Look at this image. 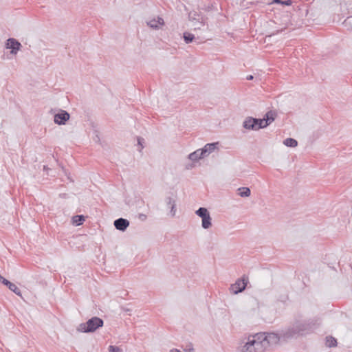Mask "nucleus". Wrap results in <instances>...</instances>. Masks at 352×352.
Returning a JSON list of instances; mask_svg holds the SVG:
<instances>
[{
	"label": "nucleus",
	"mask_w": 352,
	"mask_h": 352,
	"mask_svg": "<svg viewBox=\"0 0 352 352\" xmlns=\"http://www.w3.org/2000/svg\"><path fill=\"white\" fill-rule=\"evenodd\" d=\"M185 352H194V348L191 343H189L186 345V348L184 349Z\"/></svg>",
	"instance_id": "31"
},
{
	"label": "nucleus",
	"mask_w": 352,
	"mask_h": 352,
	"mask_svg": "<svg viewBox=\"0 0 352 352\" xmlns=\"http://www.w3.org/2000/svg\"><path fill=\"white\" fill-rule=\"evenodd\" d=\"M195 214L202 219L208 215L210 212H208L207 208L200 207L198 210L195 211Z\"/></svg>",
	"instance_id": "20"
},
{
	"label": "nucleus",
	"mask_w": 352,
	"mask_h": 352,
	"mask_svg": "<svg viewBox=\"0 0 352 352\" xmlns=\"http://www.w3.org/2000/svg\"><path fill=\"white\" fill-rule=\"evenodd\" d=\"M325 340H326V343H325L326 346L329 348L335 347L338 344L337 340L331 336H327L325 338Z\"/></svg>",
	"instance_id": "16"
},
{
	"label": "nucleus",
	"mask_w": 352,
	"mask_h": 352,
	"mask_svg": "<svg viewBox=\"0 0 352 352\" xmlns=\"http://www.w3.org/2000/svg\"><path fill=\"white\" fill-rule=\"evenodd\" d=\"M146 216L145 214H140V218H141L142 220L145 219H146Z\"/></svg>",
	"instance_id": "36"
},
{
	"label": "nucleus",
	"mask_w": 352,
	"mask_h": 352,
	"mask_svg": "<svg viewBox=\"0 0 352 352\" xmlns=\"http://www.w3.org/2000/svg\"><path fill=\"white\" fill-rule=\"evenodd\" d=\"M294 323L300 336H306L312 332L313 328L315 326V322L311 319L304 320L295 319Z\"/></svg>",
	"instance_id": "4"
},
{
	"label": "nucleus",
	"mask_w": 352,
	"mask_h": 352,
	"mask_svg": "<svg viewBox=\"0 0 352 352\" xmlns=\"http://www.w3.org/2000/svg\"><path fill=\"white\" fill-rule=\"evenodd\" d=\"M103 325L104 321L102 318L94 316L86 322L81 323L78 330L83 333H94Z\"/></svg>",
	"instance_id": "2"
},
{
	"label": "nucleus",
	"mask_w": 352,
	"mask_h": 352,
	"mask_svg": "<svg viewBox=\"0 0 352 352\" xmlns=\"http://www.w3.org/2000/svg\"><path fill=\"white\" fill-rule=\"evenodd\" d=\"M144 142V139L141 137H138V144L141 146V149L144 148L143 143Z\"/></svg>",
	"instance_id": "32"
},
{
	"label": "nucleus",
	"mask_w": 352,
	"mask_h": 352,
	"mask_svg": "<svg viewBox=\"0 0 352 352\" xmlns=\"http://www.w3.org/2000/svg\"><path fill=\"white\" fill-rule=\"evenodd\" d=\"M265 350L258 339L256 338V334L250 336L248 342L242 347L241 352H264Z\"/></svg>",
	"instance_id": "3"
},
{
	"label": "nucleus",
	"mask_w": 352,
	"mask_h": 352,
	"mask_svg": "<svg viewBox=\"0 0 352 352\" xmlns=\"http://www.w3.org/2000/svg\"><path fill=\"white\" fill-rule=\"evenodd\" d=\"M158 25H162L164 24V19L161 17H158V19L157 20Z\"/></svg>",
	"instance_id": "33"
},
{
	"label": "nucleus",
	"mask_w": 352,
	"mask_h": 352,
	"mask_svg": "<svg viewBox=\"0 0 352 352\" xmlns=\"http://www.w3.org/2000/svg\"><path fill=\"white\" fill-rule=\"evenodd\" d=\"M283 144L287 147L294 148L297 146L298 141L294 138H288L283 141Z\"/></svg>",
	"instance_id": "17"
},
{
	"label": "nucleus",
	"mask_w": 352,
	"mask_h": 352,
	"mask_svg": "<svg viewBox=\"0 0 352 352\" xmlns=\"http://www.w3.org/2000/svg\"><path fill=\"white\" fill-rule=\"evenodd\" d=\"M122 309H123L124 311H130V309H125V308H122Z\"/></svg>",
	"instance_id": "38"
},
{
	"label": "nucleus",
	"mask_w": 352,
	"mask_h": 352,
	"mask_svg": "<svg viewBox=\"0 0 352 352\" xmlns=\"http://www.w3.org/2000/svg\"><path fill=\"white\" fill-rule=\"evenodd\" d=\"M257 118L253 117H247L243 122V127L245 129L256 131Z\"/></svg>",
	"instance_id": "10"
},
{
	"label": "nucleus",
	"mask_w": 352,
	"mask_h": 352,
	"mask_svg": "<svg viewBox=\"0 0 352 352\" xmlns=\"http://www.w3.org/2000/svg\"><path fill=\"white\" fill-rule=\"evenodd\" d=\"M8 289L13 292L17 296H21V292L20 289L14 283H12L11 285L8 287Z\"/></svg>",
	"instance_id": "22"
},
{
	"label": "nucleus",
	"mask_w": 352,
	"mask_h": 352,
	"mask_svg": "<svg viewBox=\"0 0 352 352\" xmlns=\"http://www.w3.org/2000/svg\"><path fill=\"white\" fill-rule=\"evenodd\" d=\"M85 221V217L82 214H77L72 217V222L76 226L83 224Z\"/></svg>",
	"instance_id": "13"
},
{
	"label": "nucleus",
	"mask_w": 352,
	"mask_h": 352,
	"mask_svg": "<svg viewBox=\"0 0 352 352\" xmlns=\"http://www.w3.org/2000/svg\"><path fill=\"white\" fill-rule=\"evenodd\" d=\"M201 226L204 229H208L212 226V219L210 217V214L207 215L206 217L201 219Z\"/></svg>",
	"instance_id": "15"
},
{
	"label": "nucleus",
	"mask_w": 352,
	"mask_h": 352,
	"mask_svg": "<svg viewBox=\"0 0 352 352\" xmlns=\"http://www.w3.org/2000/svg\"><path fill=\"white\" fill-rule=\"evenodd\" d=\"M0 282L3 284L4 285L7 286L8 287H9L11 284L12 283H11L10 280H7L6 278H5L4 277H1V278L0 279Z\"/></svg>",
	"instance_id": "30"
},
{
	"label": "nucleus",
	"mask_w": 352,
	"mask_h": 352,
	"mask_svg": "<svg viewBox=\"0 0 352 352\" xmlns=\"http://www.w3.org/2000/svg\"><path fill=\"white\" fill-rule=\"evenodd\" d=\"M248 283V277L243 275L241 278L236 280L234 284L231 285L230 289L234 294H238L245 289Z\"/></svg>",
	"instance_id": "6"
},
{
	"label": "nucleus",
	"mask_w": 352,
	"mask_h": 352,
	"mask_svg": "<svg viewBox=\"0 0 352 352\" xmlns=\"http://www.w3.org/2000/svg\"><path fill=\"white\" fill-rule=\"evenodd\" d=\"M199 16V14H197L196 12H190L189 14H188V19H189L190 21H195V20L199 21V19L197 18Z\"/></svg>",
	"instance_id": "26"
},
{
	"label": "nucleus",
	"mask_w": 352,
	"mask_h": 352,
	"mask_svg": "<svg viewBox=\"0 0 352 352\" xmlns=\"http://www.w3.org/2000/svg\"><path fill=\"white\" fill-rule=\"evenodd\" d=\"M108 351L109 352H122V350L117 346H114V345H109V347H108Z\"/></svg>",
	"instance_id": "27"
},
{
	"label": "nucleus",
	"mask_w": 352,
	"mask_h": 352,
	"mask_svg": "<svg viewBox=\"0 0 352 352\" xmlns=\"http://www.w3.org/2000/svg\"><path fill=\"white\" fill-rule=\"evenodd\" d=\"M280 335L282 340L284 341H287L292 338H297L300 336L299 333H298V330L294 322L287 327L282 329L280 331Z\"/></svg>",
	"instance_id": "5"
},
{
	"label": "nucleus",
	"mask_w": 352,
	"mask_h": 352,
	"mask_svg": "<svg viewBox=\"0 0 352 352\" xmlns=\"http://www.w3.org/2000/svg\"><path fill=\"white\" fill-rule=\"evenodd\" d=\"M267 126H265V121L262 118H257V122H256V131L261 129H264V128H266Z\"/></svg>",
	"instance_id": "23"
},
{
	"label": "nucleus",
	"mask_w": 352,
	"mask_h": 352,
	"mask_svg": "<svg viewBox=\"0 0 352 352\" xmlns=\"http://www.w3.org/2000/svg\"><path fill=\"white\" fill-rule=\"evenodd\" d=\"M238 195L241 197H248L251 194V190L248 187H240L237 189Z\"/></svg>",
	"instance_id": "14"
},
{
	"label": "nucleus",
	"mask_w": 352,
	"mask_h": 352,
	"mask_svg": "<svg viewBox=\"0 0 352 352\" xmlns=\"http://www.w3.org/2000/svg\"><path fill=\"white\" fill-rule=\"evenodd\" d=\"M175 199L173 197V193L169 192L168 195L165 198V202L167 204V206H170V214L171 216H175L176 212V204H175Z\"/></svg>",
	"instance_id": "11"
},
{
	"label": "nucleus",
	"mask_w": 352,
	"mask_h": 352,
	"mask_svg": "<svg viewBox=\"0 0 352 352\" xmlns=\"http://www.w3.org/2000/svg\"><path fill=\"white\" fill-rule=\"evenodd\" d=\"M219 143L218 142H212V143H208L206 144L204 147L209 152L210 154L212 152H213L216 148H218Z\"/></svg>",
	"instance_id": "21"
},
{
	"label": "nucleus",
	"mask_w": 352,
	"mask_h": 352,
	"mask_svg": "<svg viewBox=\"0 0 352 352\" xmlns=\"http://www.w3.org/2000/svg\"><path fill=\"white\" fill-rule=\"evenodd\" d=\"M2 276L0 274V279L1 278Z\"/></svg>",
	"instance_id": "39"
},
{
	"label": "nucleus",
	"mask_w": 352,
	"mask_h": 352,
	"mask_svg": "<svg viewBox=\"0 0 352 352\" xmlns=\"http://www.w3.org/2000/svg\"><path fill=\"white\" fill-rule=\"evenodd\" d=\"M195 35L190 32H185L183 34V38H184V42L186 44H189V43H192L193 41V40L195 39Z\"/></svg>",
	"instance_id": "19"
},
{
	"label": "nucleus",
	"mask_w": 352,
	"mask_h": 352,
	"mask_svg": "<svg viewBox=\"0 0 352 352\" xmlns=\"http://www.w3.org/2000/svg\"><path fill=\"white\" fill-rule=\"evenodd\" d=\"M113 225L117 230L124 232L129 226V221L126 219L121 217L116 219Z\"/></svg>",
	"instance_id": "9"
},
{
	"label": "nucleus",
	"mask_w": 352,
	"mask_h": 352,
	"mask_svg": "<svg viewBox=\"0 0 352 352\" xmlns=\"http://www.w3.org/2000/svg\"><path fill=\"white\" fill-rule=\"evenodd\" d=\"M344 23L346 26H349L352 30V16L347 17L344 21Z\"/></svg>",
	"instance_id": "29"
},
{
	"label": "nucleus",
	"mask_w": 352,
	"mask_h": 352,
	"mask_svg": "<svg viewBox=\"0 0 352 352\" xmlns=\"http://www.w3.org/2000/svg\"><path fill=\"white\" fill-rule=\"evenodd\" d=\"M276 113L272 111H267L263 116V119L265 121V126H269L273 121H274Z\"/></svg>",
	"instance_id": "12"
},
{
	"label": "nucleus",
	"mask_w": 352,
	"mask_h": 352,
	"mask_svg": "<svg viewBox=\"0 0 352 352\" xmlns=\"http://www.w3.org/2000/svg\"><path fill=\"white\" fill-rule=\"evenodd\" d=\"M148 25L154 30H158L160 26L155 19H153L147 23Z\"/></svg>",
	"instance_id": "25"
},
{
	"label": "nucleus",
	"mask_w": 352,
	"mask_h": 352,
	"mask_svg": "<svg viewBox=\"0 0 352 352\" xmlns=\"http://www.w3.org/2000/svg\"><path fill=\"white\" fill-rule=\"evenodd\" d=\"M170 352H182V351L177 349H173L170 350Z\"/></svg>",
	"instance_id": "35"
},
{
	"label": "nucleus",
	"mask_w": 352,
	"mask_h": 352,
	"mask_svg": "<svg viewBox=\"0 0 352 352\" xmlns=\"http://www.w3.org/2000/svg\"><path fill=\"white\" fill-rule=\"evenodd\" d=\"M199 151L202 159L210 155L209 152L205 148L204 146L202 148H199Z\"/></svg>",
	"instance_id": "28"
},
{
	"label": "nucleus",
	"mask_w": 352,
	"mask_h": 352,
	"mask_svg": "<svg viewBox=\"0 0 352 352\" xmlns=\"http://www.w3.org/2000/svg\"><path fill=\"white\" fill-rule=\"evenodd\" d=\"M6 47L10 50V54L16 55L21 49L22 45L14 38H9L6 40Z\"/></svg>",
	"instance_id": "7"
},
{
	"label": "nucleus",
	"mask_w": 352,
	"mask_h": 352,
	"mask_svg": "<svg viewBox=\"0 0 352 352\" xmlns=\"http://www.w3.org/2000/svg\"><path fill=\"white\" fill-rule=\"evenodd\" d=\"M273 3L283 6H290L292 3L291 0H274Z\"/></svg>",
	"instance_id": "24"
},
{
	"label": "nucleus",
	"mask_w": 352,
	"mask_h": 352,
	"mask_svg": "<svg viewBox=\"0 0 352 352\" xmlns=\"http://www.w3.org/2000/svg\"><path fill=\"white\" fill-rule=\"evenodd\" d=\"M254 79V76L252 75H248L246 77V80H252Z\"/></svg>",
	"instance_id": "34"
},
{
	"label": "nucleus",
	"mask_w": 352,
	"mask_h": 352,
	"mask_svg": "<svg viewBox=\"0 0 352 352\" xmlns=\"http://www.w3.org/2000/svg\"><path fill=\"white\" fill-rule=\"evenodd\" d=\"M256 338L263 344V348L265 351L270 346L277 344L282 339L280 332L279 333L260 332L256 333Z\"/></svg>",
	"instance_id": "1"
},
{
	"label": "nucleus",
	"mask_w": 352,
	"mask_h": 352,
	"mask_svg": "<svg viewBox=\"0 0 352 352\" xmlns=\"http://www.w3.org/2000/svg\"><path fill=\"white\" fill-rule=\"evenodd\" d=\"M199 152H200L199 149H197L195 151L190 153L188 155V158L193 162H197L199 160L202 159V157L201 156V154Z\"/></svg>",
	"instance_id": "18"
},
{
	"label": "nucleus",
	"mask_w": 352,
	"mask_h": 352,
	"mask_svg": "<svg viewBox=\"0 0 352 352\" xmlns=\"http://www.w3.org/2000/svg\"><path fill=\"white\" fill-rule=\"evenodd\" d=\"M60 197H63V198H65L66 197V194L65 193L60 194Z\"/></svg>",
	"instance_id": "37"
},
{
	"label": "nucleus",
	"mask_w": 352,
	"mask_h": 352,
	"mask_svg": "<svg viewBox=\"0 0 352 352\" xmlns=\"http://www.w3.org/2000/svg\"><path fill=\"white\" fill-rule=\"evenodd\" d=\"M70 114L65 110L60 109L59 111L54 116V122L58 125H64L69 120Z\"/></svg>",
	"instance_id": "8"
}]
</instances>
